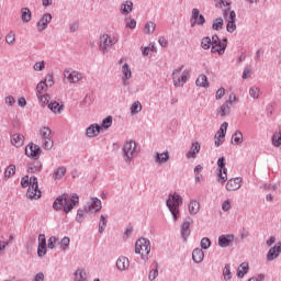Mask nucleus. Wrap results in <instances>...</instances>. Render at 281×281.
Returning a JSON list of instances; mask_svg holds the SVG:
<instances>
[{
  "instance_id": "28",
  "label": "nucleus",
  "mask_w": 281,
  "mask_h": 281,
  "mask_svg": "<svg viewBox=\"0 0 281 281\" xmlns=\"http://www.w3.org/2000/svg\"><path fill=\"white\" fill-rule=\"evenodd\" d=\"M196 87H203L204 89H210V81L207 80V76L200 75L195 81Z\"/></svg>"
},
{
  "instance_id": "60",
  "label": "nucleus",
  "mask_w": 281,
  "mask_h": 281,
  "mask_svg": "<svg viewBox=\"0 0 281 281\" xmlns=\"http://www.w3.org/2000/svg\"><path fill=\"white\" fill-rule=\"evenodd\" d=\"M69 243H71V240L69 239V237H64L60 241L61 245V249L63 251H65L67 249V247H69Z\"/></svg>"
},
{
  "instance_id": "53",
  "label": "nucleus",
  "mask_w": 281,
  "mask_h": 281,
  "mask_svg": "<svg viewBox=\"0 0 281 281\" xmlns=\"http://www.w3.org/2000/svg\"><path fill=\"white\" fill-rule=\"evenodd\" d=\"M56 243H58V238L56 236H50L47 244L48 249H54Z\"/></svg>"
},
{
  "instance_id": "20",
  "label": "nucleus",
  "mask_w": 281,
  "mask_h": 281,
  "mask_svg": "<svg viewBox=\"0 0 281 281\" xmlns=\"http://www.w3.org/2000/svg\"><path fill=\"white\" fill-rule=\"evenodd\" d=\"M48 109L49 111H52V113H55V115H60V113H63V111H65V104H60L57 101H53L50 103H48Z\"/></svg>"
},
{
  "instance_id": "23",
  "label": "nucleus",
  "mask_w": 281,
  "mask_h": 281,
  "mask_svg": "<svg viewBox=\"0 0 281 281\" xmlns=\"http://www.w3.org/2000/svg\"><path fill=\"white\" fill-rule=\"evenodd\" d=\"M11 144L12 146H15V148H21V146L25 144V136L22 134H13L11 137Z\"/></svg>"
},
{
  "instance_id": "58",
  "label": "nucleus",
  "mask_w": 281,
  "mask_h": 281,
  "mask_svg": "<svg viewBox=\"0 0 281 281\" xmlns=\"http://www.w3.org/2000/svg\"><path fill=\"white\" fill-rule=\"evenodd\" d=\"M33 69L35 71H43V69H45V61L42 60V61L35 63V65L33 66Z\"/></svg>"
},
{
  "instance_id": "34",
  "label": "nucleus",
  "mask_w": 281,
  "mask_h": 281,
  "mask_svg": "<svg viewBox=\"0 0 281 281\" xmlns=\"http://www.w3.org/2000/svg\"><path fill=\"white\" fill-rule=\"evenodd\" d=\"M14 175H16V166L9 165L4 170V179H10L11 177H14Z\"/></svg>"
},
{
  "instance_id": "50",
  "label": "nucleus",
  "mask_w": 281,
  "mask_h": 281,
  "mask_svg": "<svg viewBox=\"0 0 281 281\" xmlns=\"http://www.w3.org/2000/svg\"><path fill=\"white\" fill-rule=\"evenodd\" d=\"M272 146H274L276 148H279V146H281V132L278 135H273L272 136Z\"/></svg>"
},
{
  "instance_id": "36",
  "label": "nucleus",
  "mask_w": 281,
  "mask_h": 281,
  "mask_svg": "<svg viewBox=\"0 0 281 281\" xmlns=\"http://www.w3.org/2000/svg\"><path fill=\"white\" fill-rule=\"evenodd\" d=\"M87 280V272L82 269H77L75 271V281H85Z\"/></svg>"
},
{
  "instance_id": "47",
  "label": "nucleus",
  "mask_w": 281,
  "mask_h": 281,
  "mask_svg": "<svg viewBox=\"0 0 281 281\" xmlns=\"http://www.w3.org/2000/svg\"><path fill=\"white\" fill-rule=\"evenodd\" d=\"M93 104V97L86 94L83 100L80 103V106H91Z\"/></svg>"
},
{
  "instance_id": "21",
  "label": "nucleus",
  "mask_w": 281,
  "mask_h": 281,
  "mask_svg": "<svg viewBox=\"0 0 281 281\" xmlns=\"http://www.w3.org/2000/svg\"><path fill=\"white\" fill-rule=\"evenodd\" d=\"M203 258H205V252H203V249L194 248L192 251L193 262H195V265H200V262H203Z\"/></svg>"
},
{
  "instance_id": "61",
  "label": "nucleus",
  "mask_w": 281,
  "mask_h": 281,
  "mask_svg": "<svg viewBox=\"0 0 281 281\" xmlns=\"http://www.w3.org/2000/svg\"><path fill=\"white\" fill-rule=\"evenodd\" d=\"M232 209V202L229 200H225L222 203V210L223 212H229V210Z\"/></svg>"
},
{
  "instance_id": "29",
  "label": "nucleus",
  "mask_w": 281,
  "mask_h": 281,
  "mask_svg": "<svg viewBox=\"0 0 281 281\" xmlns=\"http://www.w3.org/2000/svg\"><path fill=\"white\" fill-rule=\"evenodd\" d=\"M170 159V154L168 151L165 153H156L155 161L156 164H166Z\"/></svg>"
},
{
  "instance_id": "42",
  "label": "nucleus",
  "mask_w": 281,
  "mask_h": 281,
  "mask_svg": "<svg viewBox=\"0 0 281 281\" xmlns=\"http://www.w3.org/2000/svg\"><path fill=\"white\" fill-rule=\"evenodd\" d=\"M67 173V168L59 167L53 175L54 179H63V176Z\"/></svg>"
},
{
  "instance_id": "6",
  "label": "nucleus",
  "mask_w": 281,
  "mask_h": 281,
  "mask_svg": "<svg viewBox=\"0 0 281 281\" xmlns=\"http://www.w3.org/2000/svg\"><path fill=\"white\" fill-rule=\"evenodd\" d=\"M225 157L217 159V181L218 183H225L227 181V168L225 167Z\"/></svg>"
},
{
  "instance_id": "51",
  "label": "nucleus",
  "mask_w": 281,
  "mask_h": 281,
  "mask_svg": "<svg viewBox=\"0 0 281 281\" xmlns=\"http://www.w3.org/2000/svg\"><path fill=\"white\" fill-rule=\"evenodd\" d=\"M226 31L229 33V34H234V32H236V22H233V21H227V25H226Z\"/></svg>"
},
{
  "instance_id": "52",
  "label": "nucleus",
  "mask_w": 281,
  "mask_h": 281,
  "mask_svg": "<svg viewBox=\"0 0 281 281\" xmlns=\"http://www.w3.org/2000/svg\"><path fill=\"white\" fill-rule=\"evenodd\" d=\"M47 255V246H37L38 258H44Z\"/></svg>"
},
{
  "instance_id": "31",
  "label": "nucleus",
  "mask_w": 281,
  "mask_h": 281,
  "mask_svg": "<svg viewBox=\"0 0 281 281\" xmlns=\"http://www.w3.org/2000/svg\"><path fill=\"white\" fill-rule=\"evenodd\" d=\"M108 218H109V215H106V214H102L100 216L99 234H104V229H106V224L109 223Z\"/></svg>"
},
{
  "instance_id": "56",
  "label": "nucleus",
  "mask_w": 281,
  "mask_h": 281,
  "mask_svg": "<svg viewBox=\"0 0 281 281\" xmlns=\"http://www.w3.org/2000/svg\"><path fill=\"white\" fill-rule=\"evenodd\" d=\"M85 212L86 211L82 209H79L77 211V217H76L77 223H82V221H85Z\"/></svg>"
},
{
  "instance_id": "41",
  "label": "nucleus",
  "mask_w": 281,
  "mask_h": 281,
  "mask_svg": "<svg viewBox=\"0 0 281 281\" xmlns=\"http://www.w3.org/2000/svg\"><path fill=\"white\" fill-rule=\"evenodd\" d=\"M122 74H123V78H125V80H128L132 76L131 72V66H128V64H124L122 66Z\"/></svg>"
},
{
  "instance_id": "1",
  "label": "nucleus",
  "mask_w": 281,
  "mask_h": 281,
  "mask_svg": "<svg viewBox=\"0 0 281 281\" xmlns=\"http://www.w3.org/2000/svg\"><path fill=\"white\" fill-rule=\"evenodd\" d=\"M80 205V196L78 193H72L71 195L63 193L57 196L53 203V210L56 212L64 210L65 214H69L71 210Z\"/></svg>"
},
{
  "instance_id": "11",
  "label": "nucleus",
  "mask_w": 281,
  "mask_h": 281,
  "mask_svg": "<svg viewBox=\"0 0 281 281\" xmlns=\"http://www.w3.org/2000/svg\"><path fill=\"white\" fill-rule=\"evenodd\" d=\"M236 102V95L229 97V100H227L224 104H222L218 108V113L222 117H225V115H229V111H232V105Z\"/></svg>"
},
{
  "instance_id": "8",
  "label": "nucleus",
  "mask_w": 281,
  "mask_h": 281,
  "mask_svg": "<svg viewBox=\"0 0 281 281\" xmlns=\"http://www.w3.org/2000/svg\"><path fill=\"white\" fill-rule=\"evenodd\" d=\"M135 150V142H126L123 146V159L126 164L133 161V153Z\"/></svg>"
},
{
  "instance_id": "35",
  "label": "nucleus",
  "mask_w": 281,
  "mask_h": 281,
  "mask_svg": "<svg viewBox=\"0 0 281 281\" xmlns=\"http://www.w3.org/2000/svg\"><path fill=\"white\" fill-rule=\"evenodd\" d=\"M241 142H243V132L236 131L232 136V144H234V146H238L240 145Z\"/></svg>"
},
{
  "instance_id": "26",
  "label": "nucleus",
  "mask_w": 281,
  "mask_h": 281,
  "mask_svg": "<svg viewBox=\"0 0 281 281\" xmlns=\"http://www.w3.org/2000/svg\"><path fill=\"white\" fill-rule=\"evenodd\" d=\"M21 19L23 23H30L32 21V11L30 8L24 7L21 9Z\"/></svg>"
},
{
  "instance_id": "25",
  "label": "nucleus",
  "mask_w": 281,
  "mask_h": 281,
  "mask_svg": "<svg viewBox=\"0 0 281 281\" xmlns=\"http://www.w3.org/2000/svg\"><path fill=\"white\" fill-rule=\"evenodd\" d=\"M121 14L124 16H127V14H131L133 12V1L127 0L121 4L120 9Z\"/></svg>"
},
{
  "instance_id": "62",
  "label": "nucleus",
  "mask_w": 281,
  "mask_h": 281,
  "mask_svg": "<svg viewBox=\"0 0 281 281\" xmlns=\"http://www.w3.org/2000/svg\"><path fill=\"white\" fill-rule=\"evenodd\" d=\"M223 95H225V88H220L215 93V100H223Z\"/></svg>"
},
{
  "instance_id": "2",
  "label": "nucleus",
  "mask_w": 281,
  "mask_h": 281,
  "mask_svg": "<svg viewBox=\"0 0 281 281\" xmlns=\"http://www.w3.org/2000/svg\"><path fill=\"white\" fill-rule=\"evenodd\" d=\"M166 205L173 216V221H179V207L183 205V198L179 193H170L166 200Z\"/></svg>"
},
{
  "instance_id": "45",
  "label": "nucleus",
  "mask_w": 281,
  "mask_h": 281,
  "mask_svg": "<svg viewBox=\"0 0 281 281\" xmlns=\"http://www.w3.org/2000/svg\"><path fill=\"white\" fill-rule=\"evenodd\" d=\"M201 249H210L212 247V240L209 237H203L200 241Z\"/></svg>"
},
{
  "instance_id": "64",
  "label": "nucleus",
  "mask_w": 281,
  "mask_h": 281,
  "mask_svg": "<svg viewBox=\"0 0 281 281\" xmlns=\"http://www.w3.org/2000/svg\"><path fill=\"white\" fill-rule=\"evenodd\" d=\"M33 281H45V274H44L43 272H38V273L34 277Z\"/></svg>"
},
{
  "instance_id": "5",
  "label": "nucleus",
  "mask_w": 281,
  "mask_h": 281,
  "mask_svg": "<svg viewBox=\"0 0 281 281\" xmlns=\"http://www.w3.org/2000/svg\"><path fill=\"white\" fill-rule=\"evenodd\" d=\"M40 135L42 137V148H44V150H52V148H54V139H52V128L44 126L40 131Z\"/></svg>"
},
{
  "instance_id": "59",
  "label": "nucleus",
  "mask_w": 281,
  "mask_h": 281,
  "mask_svg": "<svg viewBox=\"0 0 281 281\" xmlns=\"http://www.w3.org/2000/svg\"><path fill=\"white\" fill-rule=\"evenodd\" d=\"M157 263H156V268L153 269L150 272H149V280L153 281V280H156L157 279V276H159V270L157 269Z\"/></svg>"
},
{
  "instance_id": "46",
  "label": "nucleus",
  "mask_w": 281,
  "mask_h": 281,
  "mask_svg": "<svg viewBox=\"0 0 281 281\" xmlns=\"http://www.w3.org/2000/svg\"><path fill=\"white\" fill-rule=\"evenodd\" d=\"M249 95L254 100H258V98H260V88H258V87L250 88L249 89Z\"/></svg>"
},
{
  "instance_id": "43",
  "label": "nucleus",
  "mask_w": 281,
  "mask_h": 281,
  "mask_svg": "<svg viewBox=\"0 0 281 281\" xmlns=\"http://www.w3.org/2000/svg\"><path fill=\"white\" fill-rule=\"evenodd\" d=\"M211 45V54H218L220 56H223V54H225V45L222 44V48L216 47V44Z\"/></svg>"
},
{
  "instance_id": "10",
  "label": "nucleus",
  "mask_w": 281,
  "mask_h": 281,
  "mask_svg": "<svg viewBox=\"0 0 281 281\" xmlns=\"http://www.w3.org/2000/svg\"><path fill=\"white\" fill-rule=\"evenodd\" d=\"M113 45H115V42L111 41V36H109V34H103L100 37L99 49L103 54H106V52H109V47H113Z\"/></svg>"
},
{
  "instance_id": "4",
  "label": "nucleus",
  "mask_w": 281,
  "mask_h": 281,
  "mask_svg": "<svg viewBox=\"0 0 281 281\" xmlns=\"http://www.w3.org/2000/svg\"><path fill=\"white\" fill-rule=\"evenodd\" d=\"M29 181L31 182V187L26 191V198L38 201L42 194L41 189H38V178H36V176H32L29 178Z\"/></svg>"
},
{
  "instance_id": "40",
  "label": "nucleus",
  "mask_w": 281,
  "mask_h": 281,
  "mask_svg": "<svg viewBox=\"0 0 281 281\" xmlns=\"http://www.w3.org/2000/svg\"><path fill=\"white\" fill-rule=\"evenodd\" d=\"M142 111V103L139 101H135L131 106L132 115H137Z\"/></svg>"
},
{
  "instance_id": "12",
  "label": "nucleus",
  "mask_w": 281,
  "mask_h": 281,
  "mask_svg": "<svg viewBox=\"0 0 281 281\" xmlns=\"http://www.w3.org/2000/svg\"><path fill=\"white\" fill-rule=\"evenodd\" d=\"M102 210V200L94 198L92 199L91 204H89L88 206H85V212L87 214H93L95 212H100Z\"/></svg>"
},
{
  "instance_id": "57",
  "label": "nucleus",
  "mask_w": 281,
  "mask_h": 281,
  "mask_svg": "<svg viewBox=\"0 0 281 281\" xmlns=\"http://www.w3.org/2000/svg\"><path fill=\"white\" fill-rule=\"evenodd\" d=\"M125 25L126 27H128L130 30H135V27H137V21H135V19L132 20H125Z\"/></svg>"
},
{
  "instance_id": "27",
  "label": "nucleus",
  "mask_w": 281,
  "mask_h": 281,
  "mask_svg": "<svg viewBox=\"0 0 281 281\" xmlns=\"http://www.w3.org/2000/svg\"><path fill=\"white\" fill-rule=\"evenodd\" d=\"M223 16H224L225 21L236 22V11L232 10V8L224 9Z\"/></svg>"
},
{
  "instance_id": "54",
  "label": "nucleus",
  "mask_w": 281,
  "mask_h": 281,
  "mask_svg": "<svg viewBox=\"0 0 281 281\" xmlns=\"http://www.w3.org/2000/svg\"><path fill=\"white\" fill-rule=\"evenodd\" d=\"M31 181H30V176H24L22 179H21V187L22 188H30L31 187Z\"/></svg>"
},
{
  "instance_id": "32",
  "label": "nucleus",
  "mask_w": 281,
  "mask_h": 281,
  "mask_svg": "<svg viewBox=\"0 0 281 281\" xmlns=\"http://www.w3.org/2000/svg\"><path fill=\"white\" fill-rule=\"evenodd\" d=\"M199 210H201V204L199 203V201L192 200L189 203V213L192 215L199 214Z\"/></svg>"
},
{
  "instance_id": "63",
  "label": "nucleus",
  "mask_w": 281,
  "mask_h": 281,
  "mask_svg": "<svg viewBox=\"0 0 281 281\" xmlns=\"http://www.w3.org/2000/svg\"><path fill=\"white\" fill-rule=\"evenodd\" d=\"M38 246H47V238L45 237V234L38 235Z\"/></svg>"
},
{
  "instance_id": "55",
  "label": "nucleus",
  "mask_w": 281,
  "mask_h": 281,
  "mask_svg": "<svg viewBox=\"0 0 281 281\" xmlns=\"http://www.w3.org/2000/svg\"><path fill=\"white\" fill-rule=\"evenodd\" d=\"M37 98H38V100L40 101H42V103L43 104H49V99H50V97H49V94H37Z\"/></svg>"
},
{
  "instance_id": "24",
  "label": "nucleus",
  "mask_w": 281,
  "mask_h": 281,
  "mask_svg": "<svg viewBox=\"0 0 281 281\" xmlns=\"http://www.w3.org/2000/svg\"><path fill=\"white\" fill-rule=\"evenodd\" d=\"M43 170V162L35 160L27 164V172L35 175V172H41Z\"/></svg>"
},
{
  "instance_id": "16",
  "label": "nucleus",
  "mask_w": 281,
  "mask_h": 281,
  "mask_svg": "<svg viewBox=\"0 0 281 281\" xmlns=\"http://www.w3.org/2000/svg\"><path fill=\"white\" fill-rule=\"evenodd\" d=\"M217 243L220 247L225 249V247H231L232 244L234 243V235L227 234V235H221L217 239Z\"/></svg>"
},
{
  "instance_id": "13",
  "label": "nucleus",
  "mask_w": 281,
  "mask_h": 281,
  "mask_svg": "<svg viewBox=\"0 0 281 281\" xmlns=\"http://www.w3.org/2000/svg\"><path fill=\"white\" fill-rule=\"evenodd\" d=\"M240 183H243V178L237 177L229 179L226 183V190L228 192H236V190H240V187L243 186Z\"/></svg>"
},
{
  "instance_id": "3",
  "label": "nucleus",
  "mask_w": 281,
  "mask_h": 281,
  "mask_svg": "<svg viewBox=\"0 0 281 281\" xmlns=\"http://www.w3.org/2000/svg\"><path fill=\"white\" fill-rule=\"evenodd\" d=\"M135 254L140 255L142 260L146 262L150 255V240L144 237L139 238L135 244Z\"/></svg>"
},
{
  "instance_id": "44",
  "label": "nucleus",
  "mask_w": 281,
  "mask_h": 281,
  "mask_svg": "<svg viewBox=\"0 0 281 281\" xmlns=\"http://www.w3.org/2000/svg\"><path fill=\"white\" fill-rule=\"evenodd\" d=\"M156 27L157 25L155 24V22H147L144 27L145 34H153Z\"/></svg>"
},
{
  "instance_id": "48",
  "label": "nucleus",
  "mask_w": 281,
  "mask_h": 281,
  "mask_svg": "<svg viewBox=\"0 0 281 281\" xmlns=\"http://www.w3.org/2000/svg\"><path fill=\"white\" fill-rule=\"evenodd\" d=\"M37 95H42L43 91H45V89H47V79L42 80L37 87Z\"/></svg>"
},
{
  "instance_id": "17",
  "label": "nucleus",
  "mask_w": 281,
  "mask_h": 281,
  "mask_svg": "<svg viewBox=\"0 0 281 281\" xmlns=\"http://www.w3.org/2000/svg\"><path fill=\"white\" fill-rule=\"evenodd\" d=\"M101 131H102V126H100V124L98 123L91 124L86 130V137H98Z\"/></svg>"
},
{
  "instance_id": "15",
  "label": "nucleus",
  "mask_w": 281,
  "mask_h": 281,
  "mask_svg": "<svg viewBox=\"0 0 281 281\" xmlns=\"http://www.w3.org/2000/svg\"><path fill=\"white\" fill-rule=\"evenodd\" d=\"M49 23H52V13H45L37 22L38 32L47 30V25H49Z\"/></svg>"
},
{
  "instance_id": "7",
  "label": "nucleus",
  "mask_w": 281,
  "mask_h": 281,
  "mask_svg": "<svg viewBox=\"0 0 281 281\" xmlns=\"http://www.w3.org/2000/svg\"><path fill=\"white\" fill-rule=\"evenodd\" d=\"M42 153H43V149H41V146L34 145V143H30L25 147L26 157H30V159H34V161H38V159H41Z\"/></svg>"
},
{
  "instance_id": "9",
  "label": "nucleus",
  "mask_w": 281,
  "mask_h": 281,
  "mask_svg": "<svg viewBox=\"0 0 281 281\" xmlns=\"http://www.w3.org/2000/svg\"><path fill=\"white\" fill-rule=\"evenodd\" d=\"M190 23L191 27H195L196 25H205V16L201 14V11H199V9H192Z\"/></svg>"
},
{
  "instance_id": "14",
  "label": "nucleus",
  "mask_w": 281,
  "mask_h": 281,
  "mask_svg": "<svg viewBox=\"0 0 281 281\" xmlns=\"http://www.w3.org/2000/svg\"><path fill=\"white\" fill-rule=\"evenodd\" d=\"M281 254V241L277 243L273 247H271L267 254L268 262L276 260Z\"/></svg>"
},
{
  "instance_id": "30",
  "label": "nucleus",
  "mask_w": 281,
  "mask_h": 281,
  "mask_svg": "<svg viewBox=\"0 0 281 281\" xmlns=\"http://www.w3.org/2000/svg\"><path fill=\"white\" fill-rule=\"evenodd\" d=\"M229 126V123L224 122L220 130L217 131L215 135V139L218 137L220 139H225V135H227V127Z\"/></svg>"
},
{
  "instance_id": "38",
  "label": "nucleus",
  "mask_w": 281,
  "mask_h": 281,
  "mask_svg": "<svg viewBox=\"0 0 281 281\" xmlns=\"http://www.w3.org/2000/svg\"><path fill=\"white\" fill-rule=\"evenodd\" d=\"M224 280H232V266L226 263L223 270Z\"/></svg>"
},
{
  "instance_id": "22",
  "label": "nucleus",
  "mask_w": 281,
  "mask_h": 281,
  "mask_svg": "<svg viewBox=\"0 0 281 281\" xmlns=\"http://www.w3.org/2000/svg\"><path fill=\"white\" fill-rule=\"evenodd\" d=\"M128 267H131V261H128V259L124 256L119 257L116 260V268L119 271H126Z\"/></svg>"
},
{
  "instance_id": "49",
  "label": "nucleus",
  "mask_w": 281,
  "mask_h": 281,
  "mask_svg": "<svg viewBox=\"0 0 281 281\" xmlns=\"http://www.w3.org/2000/svg\"><path fill=\"white\" fill-rule=\"evenodd\" d=\"M16 41V35L14 34V32H9L5 36V43H8V45H13V43Z\"/></svg>"
},
{
  "instance_id": "18",
  "label": "nucleus",
  "mask_w": 281,
  "mask_h": 281,
  "mask_svg": "<svg viewBox=\"0 0 281 281\" xmlns=\"http://www.w3.org/2000/svg\"><path fill=\"white\" fill-rule=\"evenodd\" d=\"M65 78H67L70 82H78L82 78V75L76 70H65L64 72Z\"/></svg>"
},
{
  "instance_id": "33",
  "label": "nucleus",
  "mask_w": 281,
  "mask_h": 281,
  "mask_svg": "<svg viewBox=\"0 0 281 281\" xmlns=\"http://www.w3.org/2000/svg\"><path fill=\"white\" fill-rule=\"evenodd\" d=\"M223 25H225L223 18H216L215 20H213L212 30H214L215 32H221V30H223Z\"/></svg>"
},
{
  "instance_id": "37",
  "label": "nucleus",
  "mask_w": 281,
  "mask_h": 281,
  "mask_svg": "<svg viewBox=\"0 0 281 281\" xmlns=\"http://www.w3.org/2000/svg\"><path fill=\"white\" fill-rule=\"evenodd\" d=\"M113 126V116L109 115L105 119H103L101 123V128H111Z\"/></svg>"
},
{
  "instance_id": "19",
  "label": "nucleus",
  "mask_w": 281,
  "mask_h": 281,
  "mask_svg": "<svg viewBox=\"0 0 281 281\" xmlns=\"http://www.w3.org/2000/svg\"><path fill=\"white\" fill-rule=\"evenodd\" d=\"M190 225H192V218L189 217L188 221L183 222L181 224V236L186 243L188 240V237L190 236Z\"/></svg>"
},
{
  "instance_id": "39",
  "label": "nucleus",
  "mask_w": 281,
  "mask_h": 281,
  "mask_svg": "<svg viewBox=\"0 0 281 281\" xmlns=\"http://www.w3.org/2000/svg\"><path fill=\"white\" fill-rule=\"evenodd\" d=\"M202 49H210L212 47V38L210 36H205L201 41Z\"/></svg>"
}]
</instances>
